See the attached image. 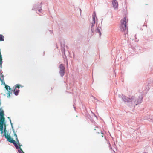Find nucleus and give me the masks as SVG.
I'll use <instances>...</instances> for the list:
<instances>
[{
    "label": "nucleus",
    "instance_id": "1",
    "mask_svg": "<svg viewBox=\"0 0 153 153\" xmlns=\"http://www.w3.org/2000/svg\"><path fill=\"white\" fill-rule=\"evenodd\" d=\"M1 125L0 124V131L1 134H2L4 132V134L3 136H5L7 141L13 143L16 149H19L18 150L19 153H24L20 148L21 145L18 138L17 135L16 133L14 131V130H13L14 132V135L16 141L14 140L13 138H11L10 136L8 135V134H6L7 131L6 130V126L5 121L3 122L2 127L1 128Z\"/></svg>",
    "mask_w": 153,
    "mask_h": 153
},
{
    "label": "nucleus",
    "instance_id": "2",
    "mask_svg": "<svg viewBox=\"0 0 153 153\" xmlns=\"http://www.w3.org/2000/svg\"><path fill=\"white\" fill-rule=\"evenodd\" d=\"M126 23V18L125 17H124L121 20V25L120 27V28L121 31H124L127 28Z\"/></svg>",
    "mask_w": 153,
    "mask_h": 153
},
{
    "label": "nucleus",
    "instance_id": "3",
    "mask_svg": "<svg viewBox=\"0 0 153 153\" xmlns=\"http://www.w3.org/2000/svg\"><path fill=\"white\" fill-rule=\"evenodd\" d=\"M1 104V101L0 100V105ZM5 119L4 111L1 108H0V124H1V128L2 127V125L4 121H5Z\"/></svg>",
    "mask_w": 153,
    "mask_h": 153
},
{
    "label": "nucleus",
    "instance_id": "4",
    "mask_svg": "<svg viewBox=\"0 0 153 153\" xmlns=\"http://www.w3.org/2000/svg\"><path fill=\"white\" fill-rule=\"evenodd\" d=\"M59 73L61 76H63L65 72V68L62 64H61L59 66Z\"/></svg>",
    "mask_w": 153,
    "mask_h": 153
},
{
    "label": "nucleus",
    "instance_id": "5",
    "mask_svg": "<svg viewBox=\"0 0 153 153\" xmlns=\"http://www.w3.org/2000/svg\"><path fill=\"white\" fill-rule=\"evenodd\" d=\"M20 85L19 84H17L16 85L15 88L13 90H12L13 92L16 95H17L19 92V90L16 89V88H20Z\"/></svg>",
    "mask_w": 153,
    "mask_h": 153
},
{
    "label": "nucleus",
    "instance_id": "6",
    "mask_svg": "<svg viewBox=\"0 0 153 153\" xmlns=\"http://www.w3.org/2000/svg\"><path fill=\"white\" fill-rule=\"evenodd\" d=\"M134 97L133 96L130 97L129 98L124 97L123 98V100L126 102H132L134 100Z\"/></svg>",
    "mask_w": 153,
    "mask_h": 153
},
{
    "label": "nucleus",
    "instance_id": "7",
    "mask_svg": "<svg viewBox=\"0 0 153 153\" xmlns=\"http://www.w3.org/2000/svg\"><path fill=\"white\" fill-rule=\"evenodd\" d=\"M5 85V88L7 90H8V88H9V91H8V95H7V97H10V94H12L13 92L12 91V90H11V89L10 88V87L8 86L7 85Z\"/></svg>",
    "mask_w": 153,
    "mask_h": 153
},
{
    "label": "nucleus",
    "instance_id": "8",
    "mask_svg": "<svg viewBox=\"0 0 153 153\" xmlns=\"http://www.w3.org/2000/svg\"><path fill=\"white\" fill-rule=\"evenodd\" d=\"M96 17V14L95 13H93L92 15V21L91 22V28H92V27L94 26L95 23V18ZM91 30L92 29H91Z\"/></svg>",
    "mask_w": 153,
    "mask_h": 153
},
{
    "label": "nucleus",
    "instance_id": "9",
    "mask_svg": "<svg viewBox=\"0 0 153 153\" xmlns=\"http://www.w3.org/2000/svg\"><path fill=\"white\" fill-rule=\"evenodd\" d=\"M112 3L114 8L117 9L118 8V3L117 0H113L112 1Z\"/></svg>",
    "mask_w": 153,
    "mask_h": 153
},
{
    "label": "nucleus",
    "instance_id": "10",
    "mask_svg": "<svg viewBox=\"0 0 153 153\" xmlns=\"http://www.w3.org/2000/svg\"><path fill=\"white\" fill-rule=\"evenodd\" d=\"M142 98H141L140 99L139 98L138 99L134 101V103L136 105H137L138 104L141 103V101L142 100Z\"/></svg>",
    "mask_w": 153,
    "mask_h": 153
},
{
    "label": "nucleus",
    "instance_id": "11",
    "mask_svg": "<svg viewBox=\"0 0 153 153\" xmlns=\"http://www.w3.org/2000/svg\"><path fill=\"white\" fill-rule=\"evenodd\" d=\"M4 37L1 34H0V41H4Z\"/></svg>",
    "mask_w": 153,
    "mask_h": 153
},
{
    "label": "nucleus",
    "instance_id": "12",
    "mask_svg": "<svg viewBox=\"0 0 153 153\" xmlns=\"http://www.w3.org/2000/svg\"><path fill=\"white\" fill-rule=\"evenodd\" d=\"M96 32L97 33H99V35H101V33L100 31V30L99 29L97 28V29L96 30Z\"/></svg>",
    "mask_w": 153,
    "mask_h": 153
},
{
    "label": "nucleus",
    "instance_id": "13",
    "mask_svg": "<svg viewBox=\"0 0 153 153\" xmlns=\"http://www.w3.org/2000/svg\"><path fill=\"white\" fill-rule=\"evenodd\" d=\"M98 133L99 134H100V135L102 137H103V135H102V133L101 132H98Z\"/></svg>",
    "mask_w": 153,
    "mask_h": 153
},
{
    "label": "nucleus",
    "instance_id": "14",
    "mask_svg": "<svg viewBox=\"0 0 153 153\" xmlns=\"http://www.w3.org/2000/svg\"><path fill=\"white\" fill-rule=\"evenodd\" d=\"M98 128H97L96 129H94V130H97V131H98Z\"/></svg>",
    "mask_w": 153,
    "mask_h": 153
},
{
    "label": "nucleus",
    "instance_id": "15",
    "mask_svg": "<svg viewBox=\"0 0 153 153\" xmlns=\"http://www.w3.org/2000/svg\"><path fill=\"white\" fill-rule=\"evenodd\" d=\"M38 10L39 12H40L41 9H39Z\"/></svg>",
    "mask_w": 153,
    "mask_h": 153
},
{
    "label": "nucleus",
    "instance_id": "16",
    "mask_svg": "<svg viewBox=\"0 0 153 153\" xmlns=\"http://www.w3.org/2000/svg\"><path fill=\"white\" fill-rule=\"evenodd\" d=\"M10 121L11 124H12V123H11V120H10Z\"/></svg>",
    "mask_w": 153,
    "mask_h": 153
},
{
    "label": "nucleus",
    "instance_id": "17",
    "mask_svg": "<svg viewBox=\"0 0 153 153\" xmlns=\"http://www.w3.org/2000/svg\"><path fill=\"white\" fill-rule=\"evenodd\" d=\"M109 146H111L109 144Z\"/></svg>",
    "mask_w": 153,
    "mask_h": 153
}]
</instances>
